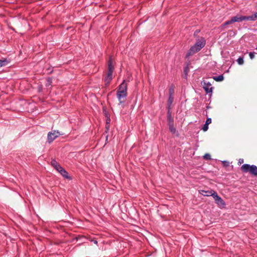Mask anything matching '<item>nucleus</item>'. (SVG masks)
<instances>
[{"label":"nucleus","mask_w":257,"mask_h":257,"mask_svg":"<svg viewBox=\"0 0 257 257\" xmlns=\"http://www.w3.org/2000/svg\"><path fill=\"white\" fill-rule=\"evenodd\" d=\"M127 96V84L124 81L119 85L117 91V97L121 104L125 102V98Z\"/></svg>","instance_id":"obj_1"},{"label":"nucleus","mask_w":257,"mask_h":257,"mask_svg":"<svg viewBox=\"0 0 257 257\" xmlns=\"http://www.w3.org/2000/svg\"><path fill=\"white\" fill-rule=\"evenodd\" d=\"M205 45V41L204 38H201L197 41L195 44L190 49L187 54V56H191L200 51Z\"/></svg>","instance_id":"obj_2"},{"label":"nucleus","mask_w":257,"mask_h":257,"mask_svg":"<svg viewBox=\"0 0 257 257\" xmlns=\"http://www.w3.org/2000/svg\"><path fill=\"white\" fill-rule=\"evenodd\" d=\"M241 169L244 172H249L253 175H257V167L254 165H249L248 164H244L241 167Z\"/></svg>","instance_id":"obj_3"},{"label":"nucleus","mask_w":257,"mask_h":257,"mask_svg":"<svg viewBox=\"0 0 257 257\" xmlns=\"http://www.w3.org/2000/svg\"><path fill=\"white\" fill-rule=\"evenodd\" d=\"M114 67L112 65V62L111 60H110L108 63V71L107 75L105 78V82L106 83H109L110 80L112 78V72L113 71Z\"/></svg>","instance_id":"obj_4"},{"label":"nucleus","mask_w":257,"mask_h":257,"mask_svg":"<svg viewBox=\"0 0 257 257\" xmlns=\"http://www.w3.org/2000/svg\"><path fill=\"white\" fill-rule=\"evenodd\" d=\"M213 197L214 200L215 201L216 203L220 208H223L225 207V202L222 199V198L217 195L216 192H215V194H214Z\"/></svg>","instance_id":"obj_5"},{"label":"nucleus","mask_w":257,"mask_h":257,"mask_svg":"<svg viewBox=\"0 0 257 257\" xmlns=\"http://www.w3.org/2000/svg\"><path fill=\"white\" fill-rule=\"evenodd\" d=\"M60 133L56 131L50 132L48 134V140L49 143L53 142L56 138L60 135Z\"/></svg>","instance_id":"obj_6"},{"label":"nucleus","mask_w":257,"mask_h":257,"mask_svg":"<svg viewBox=\"0 0 257 257\" xmlns=\"http://www.w3.org/2000/svg\"><path fill=\"white\" fill-rule=\"evenodd\" d=\"M242 21L241 16L237 15L232 17L230 20L226 21L223 25V26L231 24L234 22H239Z\"/></svg>","instance_id":"obj_7"},{"label":"nucleus","mask_w":257,"mask_h":257,"mask_svg":"<svg viewBox=\"0 0 257 257\" xmlns=\"http://www.w3.org/2000/svg\"><path fill=\"white\" fill-rule=\"evenodd\" d=\"M202 85L206 93H210L212 92V87L211 86V84L210 83L204 81L203 82Z\"/></svg>","instance_id":"obj_8"},{"label":"nucleus","mask_w":257,"mask_h":257,"mask_svg":"<svg viewBox=\"0 0 257 257\" xmlns=\"http://www.w3.org/2000/svg\"><path fill=\"white\" fill-rule=\"evenodd\" d=\"M216 192L213 190L205 191L203 190H199V193L205 196H212Z\"/></svg>","instance_id":"obj_9"},{"label":"nucleus","mask_w":257,"mask_h":257,"mask_svg":"<svg viewBox=\"0 0 257 257\" xmlns=\"http://www.w3.org/2000/svg\"><path fill=\"white\" fill-rule=\"evenodd\" d=\"M248 21H254L257 19V12L252 14L251 16H248Z\"/></svg>","instance_id":"obj_10"},{"label":"nucleus","mask_w":257,"mask_h":257,"mask_svg":"<svg viewBox=\"0 0 257 257\" xmlns=\"http://www.w3.org/2000/svg\"><path fill=\"white\" fill-rule=\"evenodd\" d=\"M174 97L173 96H169L168 100V109L169 110L170 109L171 105L173 102Z\"/></svg>","instance_id":"obj_11"},{"label":"nucleus","mask_w":257,"mask_h":257,"mask_svg":"<svg viewBox=\"0 0 257 257\" xmlns=\"http://www.w3.org/2000/svg\"><path fill=\"white\" fill-rule=\"evenodd\" d=\"M60 173L65 178H68V173L64 169H61Z\"/></svg>","instance_id":"obj_12"},{"label":"nucleus","mask_w":257,"mask_h":257,"mask_svg":"<svg viewBox=\"0 0 257 257\" xmlns=\"http://www.w3.org/2000/svg\"><path fill=\"white\" fill-rule=\"evenodd\" d=\"M8 63V61L6 59L0 60V67L6 65Z\"/></svg>","instance_id":"obj_13"},{"label":"nucleus","mask_w":257,"mask_h":257,"mask_svg":"<svg viewBox=\"0 0 257 257\" xmlns=\"http://www.w3.org/2000/svg\"><path fill=\"white\" fill-rule=\"evenodd\" d=\"M51 165L53 166L55 169L58 167L60 165L55 160H52L51 161Z\"/></svg>","instance_id":"obj_14"},{"label":"nucleus","mask_w":257,"mask_h":257,"mask_svg":"<svg viewBox=\"0 0 257 257\" xmlns=\"http://www.w3.org/2000/svg\"><path fill=\"white\" fill-rule=\"evenodd\" d=\"M214 79L216 81H221L223 80V76L222 75H219L214 77Z\"/></svg>","instance_id":"obj_15"},{"label":"nucleus","mask_w":257,"mask_h":257,"mask_svg":"<svg viewBox=\"0 0 257 257\" xmlns=\"http://www.w3.org/2000/svg\"><path fill=\"white\" fill-rule=\"evenodd\" d=\"M169 130L173 134H174L176 132V129L173 126V123L169 124Z\"/></svg>","instance_id":"obj_16"},{"label":"nucleus","mask_w":257,"mask_h":257,"mask_svg":"<svg viewBox=\"0 0 257 257\" xmlns=\"http://www.w3.org/2000/svg\"><path fill=\"white\" fill-rule=\"evenodd\" d=\"M168 120L169 122V124L173 123V119L171 117L170 114H169V110H168Z\"/></svg>","instance_id":"obj_17"},{"label":"nucleus","mask_w":257,"mask_h":257,"mask_svg":"<svg viewBox=\"0 0 257 257\" xmlns=\"http://www.w3.org/2000/svg\"><path fill=\"white\" fill-rule=\"evenodd\" d=\"M174 93V89L173 87H171L169 89V96H173Z\"/></svg>","instance_id":"obj_18"},{"label":"nucleus","mask_w":257,"mask_h":257,"mask_svg":"<svg viewBox=\"0 0 257 257\" xmlns=\"http://www.w3.org/2000/svg\"><path fill=\"white\" fill-rule=\"evenodd\" d=\"M237 62L239 64V65H242L243 64V59L242 58H241V57H239L238 59H237Z\"/></svg>","instance_id":"obj_19"},{"label":"nucleus","mask_w":257,"mask_h":257,"mask_svg":"<svg viewBox=\"0 0 257 257\" xmlns=\"http://www.w3.org/2000/svg\"><path fill=\"white\" fill-rule=\"evenodd\" d=\"M210 155L208 154H206L204 156H203V158L205 159H206V160H208V159H210Z\"/></svg>","instance_id":"obj_20"},{"label":"nucleus","mask_w":257,"mask_h":257,"mask_svg":"<svg viewBox=\"0 0 257 257\" xmlns=\"http://www.w3.org/2000/svg\"><path fill=\"white\" fill-rule=\"evenodd\" d=\"M208 125L205 124L202 128V130H203V131L205 132L208 130Z\"/></svg>","instance_id":"obj_21"},{"label":"nucleus","mask_w":257,"mask_h":257,"mask_svg":"<svg viewBox=\"0 0 257 257\" xmlns=\"http://www.w3.org/2000/svg\"><path fill=\"white\" fill-rule=\"evenodd\" d=\"M241 19H242V21H248V16H241Z\"/></svg>","instance_id":"obj_22"},{"label":"nucleus","mask_w":257,"mask_h":257,"mask_svg":"<svg viewBox=\"0 0 257 257\" xmlns=\"http://www.w3.org/2000/svg\"><path fill=\"white\" fill-rule=\"evenodd\" d=\"M249 55L251 59H252L254 57V53L253 52H250Z\"/></svg>","instance_id":"obj_23"},{"label":"nucleus","mask_w":257,"mask_h":257,"mask_svg":"<svg viewBox=\"0 0 257 257\" xmlns=\"http://www.w3.org/2000/svg\"><path fill=\"white\" fill-rule=\"evenodd\" d=\"M211 123V119L210 118H207L205 124L209 125Z\"/></svg>","instance_id":"obj_24"},{"label":"nucleus","mask_w":257,"mask_h":257,"mask_svg":"<svg viewBox=\"0 0 257 257\" xmlns=\"http://www.w3.org/2000/svg\"><path fill=\"white\" fill-rule=\"evenodd\" d=\"M109 121H110V119H107V120H106L107 124L106 126V128L107 130L108 129V127H109L108 123H109Z\"/></svg>","instance_id":"obj_25"},{"label":"nucleus","mask_w":257,"mask_h":257,"mask_svg":"<svg viewBox=\"0 0 257 257\" xmlns=\"http://www.w3.org/2000/svg\"><path fill=\"white\" fill-rule=\"evenodd\" d=\"M63 169V168H62V167L60 166V165H59V166H58V167H57V168H56V169L57 170V171H58L59 173L60 172L61 170V169Z\"/></svg>","instance_id":"obj_26"},{"label":"nucleus","mask_w":257,"mask_h":257,"mask_svg":"<svg viewBox=\"0 0 257 257\" xmlns=\"http://www.w3.org/2000/svg\"><path fill=\"white\" fill-rule=\"evenodd\" d=\"M243 162V159H239V163L240 164H241V163H242Z\"/></svg>","instance_id":"obj_27"},{"label":"nucleus","mask_w":257,"mask_h":257,"mask_svg":"<svg viewBox=\"0 0 257 257\" xmlns=\"http://www.w3.org/2000/svg\"><path fill=\"white\" fill-rule=\"evenodd\" d=\"M198 32H199V31H196L195 32V33H194V35H197V34Z\"/></svg>","instance_id":"obj_28"},{"label":"nucleus","mask_w":257,"mask_h":257,"mask_svg":"<svg viewBox=\"0 0 257 257\" xmlns=\"http://www.w3.org/2000/svg\"><path fill=\"white\" fill-rule=\"evenodd\" d=\"M48 81L50 82V83H51L50 80H48Z\"/></svg>","instance_id":"obj_29"},{"label":"nucleus","mask_w":257,"mask_h":257,"mask_svg":"<svg viewBox=\"0 0 257 257\" xmlns=\"http://www.w3.org/2000/svg\"><path fill=\"white\" fill-rule=\"evenodd\" d=\"M94 243H97V241H94Z\"/></svg>","instance_id":"obj_30"}]
</instances>
